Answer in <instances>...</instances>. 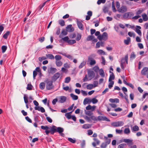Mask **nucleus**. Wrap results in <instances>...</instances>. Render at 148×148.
<instances>
[{"label":"nucleus","mask_w":148,"mask_h":148,"mask_svg":"<svg viewBox=\"0 0 148 148\" xmlns=\"http://www.w3.org/2000/svg\"><path fill=\"white\" fill-rule=\"evenodd\" d=\"M46 83V88L47 90H50L53 88V81L51 80H46L45 82Z\"/></svg>","instance_id":"1"},{"label":"nucleus","mask_w":148,"mask_h":148,"mask_svg":"<svg viewBox=\"0 0 148 148\" xmlns=\"http://www.w3.org/2000/svg\"><path fill=\"white\" fill-rule=\"evenodd\" d=\"M88 116H86L84 117L85 119L88 122H92V121H97V117L93 115Z\"/></svg>","instance_id":"2"},{"label":"nucleus","mask_w":148,"mask_h":148,"mask_svg":"<svg viewBox=\"0 0 148 148\" xmlns=\"http://www.w3.org/2000/svg\"><path fill=\"white\" fill-rule=\"evenodd\" d=\"M97 38L99 40H106L108 38V34L106 32H104L102 35H100L98 36Z\"/></svg>","instance_id":"3"},{"label":"nucleus","mask_w":148,"mask_h":148,"mask_svg":"<svg viewBox=\"0 0 148 148\" xmlns=\"http://www.w3.org/2000/svg\"><path fill=\"white\" fill-rule=\"evenodd\" d=\"M123 122L121 121L113 122L111 124L112 126L115 127L121 126H123Z\"/></svg>","instance_id":"4"},{"label":"nucleus","mask_w":148,"mask_h":148,"mask_svg":"<svg viewBox=\"0 0 148 148\" xmlns=\"http://www.w3.org/2000/svg\"><path fill=\"white\" fill-rule=\"evenodd\" d=\"M127 7L124 5L122 6L118 10V11L119 12L121 13L125 12L127 11Z\"/></svg>","instance_id":"5"},{"label":"nucleus","mask_w":148,"mask_h":148,"mask_svg":"<svg viewBox=\"0 0 148 148\" xmlns=\"http://www.w3.org/2000/svg\"><path fill=\"white\" fill-rule=\"evenodd\" d=\"M97 121H110L109 119L105 116H99L97 118Z\"/></svg>","instance_id":"6"},{"label":"nucleus","mask_w":148,"mask_h":148,"mask_svg":"<svg viewBox=\"0 0 148 148\" xmlns=\"http://www.w3.org/2000/svg\"><path fill=\"white\" fill-rule=\"evenodd\" d=\"M60 74L59 73H55L52 77V79L53 81H55L60 76Z\"/></svg>","instance_id":"7"},{"label":"nucleus","mask_w":148,"mask_h":148,"mask_svg":"<svg viewBox=\"0 0 148 148\" xmlns=\"http://www.w3.org/2000/svg\"><path fill=\"white\" fill-rule=\"evenodd\" d=\"M133 15V13L130 12H128L125 13L123 15V17L124 18H128L129 16L131 17V16Z\"/></svg>","instance_id":"8"},{"label":"nucleus","mask_w":148,"mask_h":148,"mask_svg":"<svg viewBox=\"0 0 148 148\" xmlns=\"http://www.w3.org/2000/svg\"><path fill=\"white\" fill-rule=\"evenodd\" d=\"M67 31L69 32H71L74 30V28L72 27L71 25H69L66 27Z\"/></svg>","instance_id":"9"},{"label":"nucleus","mask_w":148,"mask_h":148,"mask_svg":"<svg viewBox=\"0 0 148 148\" xmlns=\"http://www.w3.org/2000/svg\"><path fill=\"white\" fill-rule=\"evenodd\" d=\"M34 108L35 110H38L39 111H40L41 112L43 113L45 112V110L44 108L42 107H40V106H35L34 107Z\"/></svg>","instance_id":"10"},{"label":"nucleus","mask_w":148,"mask_h":148,"mask_svg":"<svg viewBox=\"0 0 148 148\" xmlns=\"http://www.w3.org/2000/svg\"><path fill=\"white\" fill-rule=\"evenodd\" d=\"M67 32L66 29H63L61 32V34L59 36V37L61 38L63 35H66L67 34Z\"/></svg>","instance_id":"11"},{"label":"nucleus","mask_w":148,"mask_h":148,"mask_svg":"<svg viewBox=\"0 0 148 148\" xmlns=\"http://www.w3.org/2000/svg\"><path fill=\"white\" fill-rule=\"evenodd\" d=\"M148 72V68L147 67L143 68L141 71V73L143 75H145Z\"/></svg>","instance_id":"12"},{"label":"nucleus","mask_w":148,"mask_h":148,"mask_svg":"<svg viewBox=\"0 0 148 148\" xmlns=\"http://www.w3.org/2000/svg\"><path fill=\"white\" fill-rule=\"evenodd\" d=\"M136 27L138 28H137L136 29L135 31L139 36H141L142 35L140 29H141V27L139 26H137Z\"/></svg>","instance_id":"13"},{"label":"nucleus","mask_w":148,"mask_h":148,"mask_svg":"<svg viewBox=\"0 0 148 148\" xmlns=\"http://www.w3.org/2000/svg\"><path fill=\"white\" fill-rule=\"evenodd\" d=\"M109 72L110 73H111V74L110 75L109 79V82L112 81V80H114L115 78V76L113 73L112 72L110 71Z\"/></svg>","instance_id":"14"},{"label":"nucleus","mask_w":148,"mask_h":148,"mask_svg":"<svg viewBox=\"0 0 148 148\" xmlns=\"http://www.w3.org/2000/svg\"><path fill=\"white\" fill-rule=\"evenodd\" d=\"M88 77L91 79L93 78L95 76V73L93 71H92L88 72Z\"/></svg>","instance_id":"15"},{"label":"nucleus","mask_w":148,"mask_h":148,"mask_svg":"<svg viewBox=\"0 0 148 148\" xmlns=\"http://www.w3.org/2000/svg\"><path fill=\"white\" fill-rule=\"evenodd\" d=\"M66 97L64 96H61L60 97L59 102L61 103H64L66 100Z\"/></svg>","instance_id":"16"},{"label":"nucleus","mask_w":148,"mask_h":148,"mask_svg":"<svg viewBox=\"0 0 148 148\" xmlns=\"http://www.w3.org/2000/svg\"><path fill=\"white\" fill-rule=\"evenodd\" d=\"M77 24L78 27L79 29L82 30L83 29L82 24L80 21H79L77 20Z\"/></svg>","instance_id":"17"},{"label":"nucleus","mask_w":148,"mask_h":148,"mask_svg":"<svg viewBox=\"0 0 148 148\" xmlns=\"http://www.w3.org/2000/svg\"><path fill=\"white\" fill-rule=\"evenodd\" d=\"M57 127L54 125L52 126L51 128L50 132L51 134H53L54 132H56Z\"/></svg>","instance_id":"18"},{"label":"nucleus","mask_w":148,"mask_h":148,"mask_svg":"<svg viewBox=\"0 0 148 148\" xmlns=\"http://www.w3.org/2000/svg\"><path fill=\"white\" fill-rule=\"evenodd\" d=\"M91 103L90 99L86 98L84 100L83 103L84 105H86L87 103Z\"/></svg>","instance_id":"19"},{"label":"nucleus","mask_w":148,"mask_h":148,"mask_svg":"<svg viewBox=\"0 0 148 148\" xmlns=\"http://www.w3.org/2000/svg\"><path fill=\"white\" fill-rule=\"evenodd\" d=\"M24 99L25 103L26 104V106L27 108H29V107L27 103L28 102L27 97L25 95L24 96Z\"/></svg>","instance_id":"20"},{"label":"nucleus","mask_w":148,"mask_h":148,"mask_svg":"<svg viewBox=\"0 0 148 148\" xmlns=\"http://www.w3.org/2000/svg\"><path fill=\"white\" fill-rule=\"evenodd\" d=\"M142 16L143 18V20L144 21H147L148 20V17L146 14H143L142 15Z\"/></svg>","instance_id":"21"},{"label":"nucleus","mask_w":148,"mask_h":148,"mask_svg":"<svg viewBox=\"0 0 148 148\" xmlns=\"http://www.w3.org/2000/svg\"><path fill=\"white\" fill-rule=\"evenodd\" d=\"M109 101L112 103L116 102L118 103L119 102V99L117 98L113 99H110L109 100Z\"/></svg>","instance_id":"22"},{"label":"nucleus","mask_w":148,"mask_h":148,"mask_svg":"<svg viewBox=\"0 0 148 148\" xmlns=\"http://www.w3.org/2000/svg\"><path fill=\"white\" fill-rule=\"evenodd\" d=\"M60 53V54H62V55H63L65 57H67V58H69V59H70V60H72L73 59V57L71 55H66L65 53L62 54V53Z\"/></svg>","instance_id":"23"},{"label":"nucleus","mask_w":148,"mask_h":148,"mask_svg":"<svg viewBox=\"0 0 148 148\" xmlns=\"http://www.w3.org/2000/svg\"><path fill=\"white\" fill-rule=\"evenodd\" d=\"M99 75L102 77H105V73L104 71L102 69H101L99 70Z\"/></svg>","instance_id":"24"},{"label":"nucleus","mask_w":148,"mask_h":148,"mask_svg":"<svg viewBox=\"0 0 148 148\" xmlns=\"http://www.w3.org/2000/svg\"><path fill=\"white\" fill-rule=\"evenodd\" d=\"M70 95L73 100H77L78 99V96L74 95L73 93L71 94Z\"/></svg>","instance_id":"25"},{"label":"nucleus","mask_w":148,"mask_h":148,"mask_svg":"<svg viewBox=\"0 0 148 148\" xmlns=\"http://www.w3.org/2000/svg\"><path fill=\"white\" fill-rule=\"evenodd\" d=\"M84 112L85 114L87 115L88 116H91V115L93 114V113L91 111H86L85 110Z\"/></svg>","instance_id":"26"},{"label":"nucleus","mask_w":148,"mask_h":148,"mask_svg":"<svg viewBox=\"0 0 148 148\" xmlns=\"http://www.w3.org/2000/svg\"><path fill=\"white\" fill-rule=\"evenodd\" d=\"M46 56L48 58L51 60H53L55 58L54 57L52 54H46Z\"/></svg>","instance_id":"27"},{"label":"nucleus","mask_w":148,"mask_h":148,"mask_svg":"<svg viewBox=\"0 0 148 148\" xmlns=\"http://www.w3.org/2000/svg\"><path fill=\"white\" fill-rule=\"evenodd\" d=\"M45 83L43 82H41L39 85L40 88L42 90H43L45 88Z\"/></svg>","instance_id":"28"},{"label":"nucleus","mask_w":148,"mask_h":148,"mask_svg":"<svg viewBox=\"0 0 148 148\" xmlns=\"http://www.w3.org/2000/svg\"><path fill=\"white\" fill-rule=\"evenodd\" d=\"M56 130V132H58L60 134L62 133L64 131V129L60 127H58Z\"/></svg>","instance_id":"29"},{"label":"nucleus","mask_w":148,"mask_h":148,"mask_svg":"<svg viewBox=\"0 0 148 148\" xmlns=\"http://www.w3.org/2000/svg\"><path fill=\"white\" fill-rule=\"evenodd\" d=\"M68 140L73 143H75L76 142V139L75 138H68Z\"/></svg>","instance_id":"30"},{"label":"nucleus","mask_w":148,"mask_h":148,"mask_svg":"<svg viewBox=\"0 0 148 148\" xmlns=\"http://www.w3.org/2000/svg\"><path fill=\"white\" fill-rule=\"evenodd\" d=\"M56 65L57 66L60 67L62 64V62L60 60L56 61Z\"/></svg>","instance_id":"31"},{"label":"nucleus","mask_w":148,"mask_h":148,"mask_svg":"<svg viewBox=\"0 0 148 148\" xmlns=\"http://www.w3.org/2000/svg\"><path fill=\"white\" fill-rule=\"evenodd\" d=\"M131 40L130 38L128 37L127 38V39L125 40L124 41V43L126 45H128L129 44V42Z\"/></svg>","instance_id":"32"},{"label":"nucleus","mask_w":148,"mask_h":148,"mask_svg":"<svg viewBox=\"0 0 148 148\" xmlns=\"http://www.w3.org/2000/svg\"><path fill=\"white\" fill-rule=\"evenodd\" d=\"M139 130V128L138 126L137 125H135L134 126L132 129V132L133 131H137Z\"/></svg>","instance_id":"33"},{"label":"nucleus","mask_w":148,"mask_h":148,"mask_svg":"<svg viewBox=\"0 0 148 148\" xmlns=\"http://www.w3.org/2000/svg\"><path fill=\"white\" fill-rule=\"evenodd\" d=\"M59 24L62 26H63L65 25L64 21L63 20H60L58 21Z\"/></svg>","instance_id":"34"},{"label":"nucleus","mask_w":148,"mask_h":148,"mask_svg":"<svg viewBox=\"0 0 148 148\" xmlns=\"http://www.w3.org/2000/svg\"><path fill=\"white\" fill-rule=\"evenodd\" d=\"M93 87H94V86L93 84H89L86 86V88L89 90H91Z\"/></svg>","instance_id":"35"},{"label":"nucleus","mask_w":148,"mask_h":148,"mask_svg":"<svg viewBox=\"0 0 148 148\" xmlns=\"http://www.w3.org/2000/svg\"><path fill=\"white\" fill-rule=\"evenodd\" d=\"M136 55L133 52H132L130 55V59L132 60L135 58L136 57Z\"/></svg>","instance_id":"36"},{"label":"nucleus","mask_w":148,"mask_h":148,"mask_svg":"<svg viewBox=\"0 0 148 148\" xmlns=\"http://www.w3.org/2000/svg\"><path fill=\"white\" fill-rule=\"evenodd\" d=\"M55 58L56 61L60 60L62 59V56L60 55H57L55 56Z\"/></svg>","instance_id":"37"},{"label":"nucleus","mask_w":148,"mask_h":148,"mask_svg":"<svg viewBox=\"0 0 148 148\" xmlns=\"http://www.w3.org/2000/svg\"><path fill=\"white\" fill-rule=\"evenodd\" d=\"M91 102L93 104L97 103L98 102V100L95 98H93L92 99H90Z\"/></svg>","instance_id":"38"},{"label":"nucleus","mask_w":148,"mask_h":148,"mask_svg":"<svg viewBox=\"0 0 148 148\" xmlns=\"http://www.w3.org/2000/svg\"><path fill=\"white\" fill-rule=\"evenodd\" d=\"M86 62L85 61H83L79 65V69L82 68L86 64Z\"/></svg>","instance_id":"39"},{"label":"nucleus","mask_w":148,"mask_h":148,"mask_svg":"<svg viewBox=\"0 0 148 148\" xmlns=\"http://www.w3.org/2000/svg\"><path fill=\"white\" fill-rule=\"evenodd\" d=\"M76 42V41L75 40H69L68 41V43L69 45H71L75 43Z\"/></svg>","instance_id":"40"},{"label":"nucleus","mask_w":148,"mask_h":148,"mask_svg":"<svg viewBox=\"0 0 148 148\" xmlns=\"http://www.w3.org/2000/svg\"><path fill=\"white\" fill-rule=\"evenodd\" d=\"M130 130L129 128H126L124 130V133L126 134H130Z\"/></svg>","instance_id":"41"},{"label":"nucleus","mask_w":148,"mask_h":148,"mask_svg":"<svg viewBox=\"0 0 148 148\" xmlns=\"http://www.w3.org/2000/svg\"><path fill=\"white\" fill-rule=\"evenodd\" d=\"M97 53L100 55H105V52L102 50H98L97 51Z\"/></svg>","instance_id":"42"},{"label":"nucleus","mask_w":148,"mask_h":148,"mask_svg":"<svg viewBox=\"0 0 148 148\" xmlns=\"http://www.w3.org/2000/svg\"><path fill=\"white\" fill-rule=\"evenodd\" d=\"M95 56V55L94 54H91L90 55L88 58V60L89 61H90L92 60H93V58H92V57H94Z\"/></svg>","instance_id":"43"},{"label":"nucleus","mask_w":148,"mask_h":148,"mask_svg":"<svg viewBox=\"0 0 148 148\" xmlns=\"http://www.w3.org/2000/svg\"><path fill=\"white\" fill-rule=\"evenodd\" d=\"M71 80V78L69 77H66L65 79L64 82L65 83H68Z\"/></svg>","instance_id":"44"},{"label":"nucleus","mask_w":148,"mask_h":148,"mask_svg":"<svg viewBox=\"0 0 148 148\" xmlns=\"http://www.w3.org/2000/svg\"><path fill=\"white\" fill-rule=\"evenodd\" d=\"M7 49V47L5 46H3L1 47V49L2 50V52L3 53H4Z\"/></svg>","instance_id":"45"},{"label":"nucleus","mask_w":148,"mask_h":148,"mask_svg":"<svg viewBox=\"0 0 148 148\" xmlns=\"http://www.w3.org/2000/svg\"><path fill=\"white\" fill-rule=\"evenodd\" d=\"M109 83L108 85V87L110 88H111L113 86V85L114 84V82L113 81H111L109 82Z\"/></svg>","instance_id":"46"},{"label":"nucleus","mask_w":148,"mask_h":148,"mask_svg":"<svg viewBox=\"0 0 148 148\" xmlns=\"http://www.w3.org/2000/svg\"><path fill=\"white\" fill-rule=\"evenodd\" d=\"M105 138L106 139V141L105 142L106 143L107 145L109 144L110 143L111 139H108L107 137H105Z\"/></svg>","instance_id":"47"},{"label":"nucleus","mask_w":148,"mask_h":148,"mask_svg":"<svg viewBox=\"0 0 148 148\" xmlns=\"http://www.w3.org/2000/svg\"><path fill=\"white\" fill-rule=\"evenodd\" d=\"M107 145H108L104 142L103 143L101 144L100 147L101 148H106L107 147Z\"/></svg>","instance_id":"48"},{"label":"nucleus","mask_w":148,"mask_h":148,"mask_svg":"<svg viewBox=\"0 0 148 148\" xmlns=\"http://www.w3.org/2000/svg\"><path fill=\"white\" fill-rule=\"evenodd\" d=\"M62 40L64 41L68 42V41L69 40V38L68 36H66L64 38H62Z\"/></svg>","instance_id":"49"},{"label":"nucleus","mask_w":148,"mask_h":148,"mask_svg":"<svg viewBox=\"0 0 148 148\" xmlns=\"http://www.w3.org/2000/svg\"><path fill=\"white\" fill-rule=\"evenodd\" d=\"M10 34V32L9 31H7L5 34L3 36V37L5 39H6L8 36Z\"/></svg>","instance_id":"50"},{"label":"nucleus","mask_w":148,"mask_h":148,"mask_svg":"<svg viewBox=\"0 0 148 148\" xmlns=\"http://www.w3.org/2000/svg\"><path fill=\"white\" fill-rule=\"evenodd\" d=\"M132 140L129 139H125L123 140V142L127 143H132Z\"/></svg>","instance_id":"51"},{"label":"nucleus","mask_w":148,"mask_h":148,"mask_svg":"<svg viewBox=\"0 0 148 148\" xmlns=\"http://www.w3.org/2000/svg\"><path fill=\"white\" fill-rule=\"evenodd\" d=\"M143 10L142 8H140L136 12V14L137 15H139L141 14L143 11Z\"/></svg>","instance_id":"52"},{"label":"nucleus","mask_w":148,"mask_h":148,"mask_svg":"<svg viewBox=\"0 0 148 148\" xmlns=\"http://www.w3.org/2000/svg\"><path fill=\"white\" fill-rule=\"evenodd\" d=\"M71 112H71L70 113H67L65 114V116L67 119H70L71 118V116L70 114V113Z\"/></svg>","instance_id":"53"},{"label":"nucleus","mask_w":148,"mask_h":148,"mask_svg":"<svg viewBox=\"0 0 148 148\" xmlns=\"http://www.w3.org/2000/svg\"><path fill=\"white\" fill-rule=\"evenodd\" d=\"M128 34V35L130 37L133 36L134 37L135 36V34L134 33L130 32H129Z\"/></svg>","instance_id":"54"},{"label":"nucleus","mask_w":148,"mask_h":148,"mask_svg":"<svg viewBox=\"0 0 148 148\" xmlns=\"http://www.w3.org/2000/svg\"><path fill=\"white\" fill-rule=\"evenodd\" d=\"M108 8L106 6H104L103 9V11L105 13L108 12Z\"/></svg>","instance_id":"55"},{"label":"nucleus","mask_w":148,"mask_h":148,"mask_svg":"<svg viewBox=\"0 0 148 148\" xmlns=\"http://www.w3.org/2000/svg\"><path fill=\"white\" fill-rule=\"evenodd\" d=\"M94 38V36L92 35H89L88 36L87 38V40L88 41H89L92 40Z\"/></svg>","instance_id":"56"},{"label":"nucleus","mask_w":148,"mask_h":148,"mask_svg":"<svg viewBox=\"0 0 148 148\" xmlns=\"http://www.w3.org/2000/svg\"><path fill=\"white\" fill-rule=\"evenodd\" d=\"M32 86L31 84H27V89L28 90H30L32 89Z\"/></svg>","instance_id":"57"},{"label":"nucleus","mask_w":148,"mask_h":148,"mask_svg":"<svg viewBox=\"0 0 148 148\" xmlns=\"http://www.w3.org/2000/svg\"><path fill=\"white\" fill-rule=\"evenodd\" d=\"M106 1V0H98L97 1V4L98 5H99L101 3H105Z\"/></svg>","instance_id":"58"},{"label":"nucleus","mask_w":148,"mask_h":148,"mask_svg":"<svg viewBox=\"0 0 148 148\" xmlns=\"http://www.w3.org/2000/svg\"><path fill=\"white\" fill-rule=\"evenodd\" d=\"M47 59V57L45 56H42V57H40L38 58L39 61L41 62L43 60H45Z\"/></svg>","instance_id":"59"},{"label":"nucleus","mask_w":148,"mask_h":148,"mask_svg":"<svg viewBox=\"0 0 148 148\" xmlns=\"http://www.w3.org/2000/svg\"><path fill=\"white\" fill-rule=\"evenodd\" d=\"M82 127L83 128L85 129H88L90 128L89 125L88 124H85L83 125Z\"/></svg>","instance_id":"60"},{"label":"nucleus","mask_w":148,"mask_h":148,"mask_svg":"<svg viewBox=\"0 0 148 148\" xmlns=\"http://www.w3.org/2000/svg\"><path fill=\"white\" fill-rule=\"evenodd\" d=\"M112 9L113 11L114 12H115L116 10L115 7V5H114V1H113L112 2Z\"/></svg>","instance_id":"61"},{"label":"nucleus","mask_w":148,"mask_h":148,"mask_svg":"<svg viewBox=\"0 0 148 148\" xmlns=\"http://www.w3.org/2000/svg\"><path fill=\"white\" fill-rule=\"evenodd\" d=\"M126 145L125 143H122L119 145L118 147V148H124L125 146Z\"/></svg>","instance_id":"62"},{"label":"nucleus","mask_w":148,"mask_h":148,"mask_svg":"<svg viewBox=\"0 0 148 148\" xmlns=\"http://www.w3.org/2000/svg\"><path fill=\"white\" fill-rule=\"evenodd\" d=\"M81 35L80 34H78L76 38V40L77 41H79L80 40L81 38Z\"/></svg>","instance_id":"63"},{"label":"nucleus","mask_w":148,"mask_h":148,"mask_svg":"<svg viewBox=\"0 0 148 148\" xmlns=\"http://www.w3.org/2000/svg\"><path fill=\"white\" fill-rule=\"evenodd\" d=\"M96 63L95 60H92L90 62V64L91 65H95Z\"/></svg>","instance_id":"64"}]
</instances>
